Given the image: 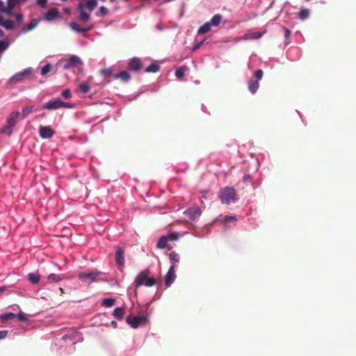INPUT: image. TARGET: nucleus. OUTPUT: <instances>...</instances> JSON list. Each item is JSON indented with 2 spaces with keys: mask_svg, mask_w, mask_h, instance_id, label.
I'll return each instance as SVG.
<instances>
[{
  "mask_svg": "<svg viewBox=\"0 0 356 356\" xmlns=\"http://www.w3.org/2000/svg\"><path fill=\"white\" fill-rule=\"evenodd\" d=\"M28 280L31 284H36L40 280V275L38 273H31L28 275Z\"/></svg>",
  "mask_w": 356,
  "mask_h": 356,
  "instance_id": "obj_27",
  "label": "nucleus"
},
{
  "mask_svg": "<svg viewBox=\"0 0 356 356\" xmlns=\"http://www.w3.org/2000/svg\"><path fill=\"white\" fill-rule=\"evenodd\" d=\"M39 134L42 139H50L54 135L55 131L49 126H41L39 129Z\"/></svg>",
  "mask_w": 356,
  "mask_h": 356,
  "instance_id": "obj_13",
  "label": "nucleus"
},
{
  "mask_svg": "<svg viewBox=\"0 0 356 356\" xmlns=\"http://www.w3.org/2000/svg\"><path fill=\"white\" fill-rule=\"evenodd\" d=\"M155 29L157 30V31H163V28L161 26V25L160 24H158L155 26Z\"/></svg>",
  "mask_w": 356,
  "mask_h": 356,
  "instance_id": "obj_57",
  "label": "nucleus"
},
{
  "mask_svg": "<svg viewBox=\"0 0 356 356\" xmlns=\"http://www.w3.org/2000/svg\"><path fill=\"white\" fill-rule=\"evenodd\" d=\"M100 73L105 79H109L110 77L113 78V75L114 74L112 73V71L108 68H104L100 70ZM110 81V80H108Z\"/></svg>",
  "mask_w": 356,
  "mask_h": 356,
  "instance_id": "obj_37",
  "label": "nucleus"
},
{
  "mask_svg": "<svg viewBox=\"0 0 356 356\" xmlns=\"http://www.w3.org/2000/svg\"><path fill=\"white\" fill-rule=\"evenodd\" d=\"M211 27L212 26L209 22H207L198 29L197 33L200 35L205 34L211 31Z\"/></svg>",
  "mask_w": 356,
  "mask_h": 356,
  "instance_id": "obj_24",
  "label": "nucleus"
},
{
  "mask_svg": "<svg viewBox=\"0 0 356 356\" xmlns=\"http://www.w3.org/2000/svg\"><path fill=\"white\" fill-rule=\"evenodd\" d=\"M99 272H82L78 275L79 279L88 284L96 282L97 277L99 275Z\"/></svg>",
  "mask_w": 356,
  "mask_h": 356,
  "instance_id": "obj_7",
  "label": "nucleus"
},
{
  "mask_svg": "<svg viewBox=\"0 0 356 356\" xmlns=\"http://www.w3.org/2000/svg\"><path fill=\"white\" fill-rule=\"evenodd\" d=\"M16 317L21 322H26L29 320L28 318L26 316V314L22 312H20L18 314H15V318Z\"/></svg>",
  "mask_w": 356,
  "mask_h": 356,
  "instance_id": "obj_43",
  "label": "nucleus"
},
{
  "mask_svg": "<svg viewBox=\"0 0 356 356\" xmlns=\"http://www.w3.org/2000/svg\"><path fill=\"white\" fill-rule=\"evenodd\" d=\"M15 318V314L13 312H8L6 314H2L0 315V319L3 321L13 319Z\"/></svg>",
  "mask_w": 356,
  "mask_h": 356,
  "instance_id": "obj_40",
  "label": "nucleus"
},
{
  "mask_svg": "<svg viewBox=\"0 0 356 356\" xmlns=\"http://www.w3.org/2000/svg\"><path fill=\"white\" fill-rule=\"evenodd\" d=\"M62 279V275L51 273L47 277V284L58 283L60 282Z\"/></svg>",
  "mask_w": 356,
  "mask_h": 356,
  "instance_id": "obj_22",
  "label": "nucleus"
},
{
  "mask_svg": "<svg viewBox=\"0 0 356 356\" xmlns=\"http://www.w3.org/2000/svg\"><path fill=\"white\" fill-rule=\"evenodd\" d=\"M60 108V99H53L44 104H42L41 108L47 109L48 111L57 110Z\"/></svg>",
  "mask_w": 356,
  "mask_h": 356,
  "instance_id": "obj_11",
  "label": "nucleus"
},
{
  "mask_svg": "<svg viewBox=\"0 0 356 356\" xmlns=\"http://www.w3.org/2000/svg\"><path fill=\"white\" fill-rule=\"evenodd\" d=\"M54 69V66L50 63H47L41 68V75L42 76H46L49 72H50Z\"/></svg>",
  "mask_w": 356,
  "mask_h": 356,
  "instance_id": "obj_33",
  "label": "nucleus"
},
{
  "mask_svg": "<svg viewBox=\"0 0 356 356\" xmlns=\"http://www.w3.org/2000/svg\"><path fill=\"white\" fill-rule=\"evenodd\" d=\"M115 301V300L114 298H106L103 299L102 305L105 307H111L114 305Z\"/></svg>",
  "mask_w": 356,
  "mask_h": 356,
  "instance_id": "obj_35",
  "label": "nucleus"
},
{
  "mask_svg": "<svg viewBox=\"0 0 356 356\" xmlns=\"http://www.w3.org/2000/svg\"><path fill=\"white\" fill-rule=\"evenodd\" d=\"M126 322L132 327L138 328L139 326L145 325L147 322V318L145 316H134L129 314L126 318Z\"/></svg>",
  "mask_w": 356,
  "mask_h": 356,
  "instance_id": "obj_5",
  "label": "nucleus"
},
{
  "mask_svg": "<svg viewBox=\"0 0 356 356\" xmlns=\"http://www.w3.org/2000/svg\"><path fill=\"white\" fill-rule=\"evenodd\" d=\"M33 111H38V108H35L33 106H28L22 109V118L25 119L27 116L32 113Z\"/></svg>",
  "mask_w": 356,
  "mask_h": 356,
  "instance_id": "obj_31",
  "label": "nucleus"
},
{
  "mask_svg": "<svg viewBox=\"0 0 356 356\" xmlns=\"http://www.w3.org/2000/svg\"><path fill=\"white\" fill-rule=\"evenodd\" d=\"M68 26L74 32L81 34L83 36L86 35V30H85V28L81 27V26L78 23L75 22H72L68 24Z\"/></svg>",
  "mask_w": 356,
  "mask_h": 356,
  "instance_id": "obj_21",
  "label": "nucleus"
},
{
  "mask_svg": "<svg viewBox=\"0 0 356 356\" xmlns=\"http://www.w3.org/2000/svg\"><path fill=\"white\" fill-rule=\"evenodd\" d=\"M113 79H120L123 82L127 83L130 81L131 76L127 71L124 70V71H121L117 74H114L113 75Z\"/></svg>",
  "mask_w": 356,
  "mask_h": 356,
  "instance_id": "obj_18",
  "label": "nucleus"
},
{
  "mask_svg": "<svg viewBox=\"0 0 356 356\" xmlns=\"http://www.w3.org/2000/svg\"><path fill=\"white\" fill-rule=\"evenodd\" d=\"M4 36V31L0 28V38Z\"/></svg>",
  "mask_w": 356,
  "mask_h": 356,
  "instance_id": "obj_64",
  "label": "nucleus"
},
{
  "mask_svg": "<svg viewBox=\"0 0 356 356\" xmlns=\"http://www.w3.org/2000/svg\"><path fill=\"white\" fill-rule=\"evenodd\" d=\"M33 72V68L29 67L23 70L16 72L13 74L10 79L9 81L10 83H19L22 81L26 76L32 74Z\"/></svg>",
  "mask_w": 356,
  "mask_h": 356,
  "instance_id": "obj_6",
  "label": "nucleus"
},
{
  "mask_svg": "<svg viewBox=\"0 0 356 356\" xmlns=\"http://www.w3.org/2000/svg\"><path fill=\"white\" fill-rule=\"evenodd\" d=\"M62 339L64 341L69 340L72 341L73 345H75L76 343L82 341L83 340V337L81 336V334H79V333L65 334L63 336Z\"/></svg>",
  "mask_w": 356,
  "mask_h": 356,
  "instance_id": "obj_15",
  "label": "nucleus"
},
{
  "mask_svg": "<svg viewBox=\"0 0 356 356\" xmlns=\"http://www.w3.org/2000/svg\"><path fill=\"white\" fill-rule=\"evenodd\" d=\"M15 8L7 5L6 6H3L1 13L5 14L8 16L11 15L13 13Z\"/></svg>",
  "mask_w": 356,
  "mask_h": 356,
  "instance_id": "obj_39",
  "label": "nucleus"
},
{
  "mask_svg": "<svg viewBox=\"0 0 356 356\" xmlns=\"http://www.w3.org/2000/svg\"><path fill=\"white\" fill-rule=\"evenodd\" d=\"M14 41L15 39L10 36H6L5 38L0 40V55L6 51Z\"/></svg>",
  "mask_w": 356,
  "mask_h": 356,
  "instance_id": "obj_16",
  "label": "nucleus"
},
{
  "mask_svg": "<svg viewBox=\"0 0 356 356\" xmlns=\"http://www.w3.org/2000/svg\"><path fill=\"white\" fill-rule=\"evenodd\" d=\"M249 221H250V222H252V221H253V222H254V223H252V225H253V227H253L254 229H256V228L258 227V225L255 222V220H254V219H250V220H249Z\"/></svg>",
  "mask_w": 356,
  "mask_h": 356,
  "instance_id": "obj_59",
  "label": "nucleus"
},
{
  "mask_svg": "<svg viewBox=\"0 0 356 356\" xmlns=\"http://www.w3.org/2000/svg\"><path fill=\"white\" fill-rule=\"evenodd\" d=\"M168 241L165 235L162 236L158 241L156 243V248L158 249H164L167 247V244Z\"/></svg>",
  "mask_w": 356,
  "mask_h": 356,
  "instance_id": "obj_28",
  "label": "nucleus"
},
{
  "mask_svg": "<svg viewBox=\"0 0 356 356\" xmlns=\"http://www.w3.org/2000/svg\"><path fill=\"white\" fill-rule=\"evenodd\" d=\"M124 314V309L122 307H116L113 312V315L117 319H122Z\"/></svg>",
  "mask_w": 356,
  "mask_h": 356,
  "instance_id": "obj_34",
  "label": "nucleus"
},
{
  "mask_svg": "<svg viewBox=\"0 0 356 356\" xmlns=\"http://www.w3.org/2000/svg\"><path fill=\"white\" fill-rule=\"evenodd\" d=\"M19 111L12 112L7 118V128H13L16 124V119L19 117Z\"/></svg>",
  "mask_w": 356,
  "mask_h": 356,
  "instance_id": "obj_19",
  "label": "nucleus"
},
{
  "mask_svg": "<svg viewBox=\"0 0 356 356\" xmlns=\"http://www.w3.org/2000/svg\"><path fill=\"white\" fill-rule=\"evenodd\" d=\"M310 10L307 8H302L299 12L298 17L300 20L305 21L309 17Z\"/></svg>",
  "mask_w": 356,
  "mask_h": 356,
  "instance_id": "obj_32",
  "label": "nucleus"
},
{
  "mask_svg": "<svg viewBox=\"0 0 356 356\" xmlns=\"http://www.w3.org/2000/svg\"><path fill=\"white\" fill-rule=\"evenodd\" d=\"M60 17V13L57 8H50L43 16L42 19L49 22H52Z\"/></svg>",
  "mask_w": 356,
  "mask_h": 356,
  "instance_id": "obj_10",
  "label": "nucleus"
},
{
  "mask_svg": "<svg viewBox=\"0 0 356 356\" xmlns=\"http://www.w3.org/2000/svg\"><path fill=\"white\" fill-rule=\"evenodd\" d=\"M166 254L168 255V259L171 265H175V264H178L179 262L180 256L175 251H172L169 254Z\"/></svg>",
  "mask_w": 356,
  "mask_h": 356,
  "instance_id": "obj_23",
  "label": "nucleus"
},
{
  "mask_svg": "<svg viewBox=\"0 0 356 356\" xmlns=\"http://www.w3.org/2000/svg\"><path fill=\"white\" fill-rule=\"evenodd\" d=\"M260 168V163L258 159H256L254 163L253 164V170L257 172Z\"/></svg>",
  "mask_w": 356,
  "mask_h": 356,
  "instance_id": "obj_53",
  "label": "nucleus"
},
{
  "mask_svg": "<svg viewBox=\"0 0 356 356\" xmlns=\"http://www.w3.org/2000/svg\"><path fill=\"white\" fill-rule=\"evenodd\" d=\"M3 6H4V3L3 2L2 0H0V13L1 12Z\"/></svg>",
  "mask_w": 356,
  "mask_h": 356,
  "instance_id": "obj_60",
  "label": "nucleus"
},
{
  "mask_svg": "<svg viewBox=\"0 0 356 356\" xmlns=\"http://www.w3.org/2000/svg\"><path fill=\"white\" fill-rule=\"evenodd\" d=\"M263 35V33L260 31H254L250 34L251 39H259Z\"/></svg>",
  "mask_w": 356,
  "mask_h": 356,
  "instance_id": "obj_45",
  "label": "nucleus"
},
{
  "mask_svg": "<svg viewBox=\"0 0 356 356\" xmlns=\"http://www.w3.org/2000/svg\"><path fill=\"white\" fill-rule=\"evenodd\" d=\"M24 15L22 13H17L15 15L16 22L19 24L23 19Z\"/></svg>",
  "mask_w": 356,
  "mask_h": 356,
  "instance_id": "obj_52",
  "label": "nucleus"
},
{
  "mask_svg": "<svg viewBox=\"0 0 356 356\" xmlns=\"http://www.w3.org/2000/svg\"><path fill=\"white\" fill-rule=\"evenodd\" d=\"M149 270H143L140 271L135 277L134 285L136 289H138L142 286L151 287L156 284V280L154 277L149 276Z\"/></svg>",
  "mask_w": 356,
  "mask_h": 356,
  "instance_id": "obj_2",
  "label": "nucleus"
},
{
  "mask_svg": "<svg viewBox=\"0 0 356 356\" xmlns=\"http://www.w3.org/2000/svg\"><path fill=\"white\" fill-rule=\"evenodd\" d=\"M129 69L132 71L138 72L141 69V61L137 57H134L129 62Z\"/></svg>",
  "mask_w": 356,
  "mask_h": 356,
  "instance_id": "obj_17",
  "label": "nucleus"
},
{
  "mask_svg": "<svg viewBox=\"0 0 356 356\" xmlns=\"http://www.w3.org/2000/svg\"><path fill=\"white\" fill-rule=\"evenodd\" d=\"M176 277L175 265H170L164 277L165 285L167 288L170 287L174 283Z\"/></svg>",
  "mask_w": 356,
  "mask_h": 356,
  "instance_id": "obj_9",
  "label": "nucleus"
},
{
  "mask_svg": "<svg viewBox=\"0 0 356 356\" xmlns=\"http://www.w3.org/2000/svg\"><path fill=\"white\" fill-rule=\"evenodd\" d=\"M161 67L159 64L156 63H152L145 70V72L147 73H155L159 71Z\"/></svg>",
  "mask_w": 356,
  "mask_h": 356,
  "instance_id": "obj_26",
  "label": "nucleus"
},
{
  "mask_svg": "<svg viewBox=\"0 0 356 356\" xmlns=\"http://www.w3.org/2000/svg\"><path fill=\"white\" fill-rule=\"evenodd\" d=\"M2 133H5L10 136L13 133L12 128H7V124L1 129Z\"/></svg>",
  "mask_w": 356,
  "mask_h": 356,
  "instance_id": "obj_49",
  "label": "nucleus"
},
{
  "mask_svg": "<svg viewBox=\"0 0 356 356\" xmlns=\"http://www.w3.org/2000/svg\"><path fill=\"white\" fill-rule=\"evenodd\" d=\"M72 108L73 107V104L70 102H65L60 100V108Z\"/></svg>",
  "mask_w": 356,
  "mask_h": 356,
  "instance_id": "obj_47",
  "label": "nucleus"
},
{
  "mask_svg": "<svg viewBox=\"0 0 356 356\" xmlns=\"http://www.w3.org/2000/svg\"><path fill=\"white\" fill-rule=\"evenodd\" d=\"M2 14L3 13H0V26H1V24H3V22L4 20L3 16H2Z\"/></svg>",
  "mask_w": 356,
  "mask_h": 356,
  "instance_id": "obj_61",
  "label": "nucleus"
},
{
  "mask_svg": "<svg viewBox=\"0 0 356 356\" xmlns=\"http://www.w3.org/2000/svg\"><path fill=\"white\" fill-rule=\"evenodd\" d=\"M222 17L220 14H216L212 17L209 23L212 26H218L222 22Z\"/></svg>",
  "mask_w": 356,
  "mask_h": 356,
  "instance_id": "obj_25",
  "label": "nucleus"
},
{
  "mask_svg": "<svg viewBox=\"0 0 356 356\" xmlns=\"http://www.w3.org/2000/svg\"><path fill=\"white\" fill-rule=\"evenodd\" d=\"M253 75L255 79L250 80L248 83V89L252 95L255 94L259 88V81L263 78L264 72L261 69H258Z\"/></svg>",
  "mask_w": 356,
  "mask_h": 356,
  "instance_id": "obj_4",
  "label": "nucleus"
},
{
  "mask_svg": "<svg viewBox=\"0 0 356 356\" xmlns=\"http://www.w3.org/2000/svg\"><path fill=\"white\" fill-rule=\"evenodd\" d=\"M111 325H112L114 327H117V325H118V323H117V322H116V321H111Z\"/></svg>",
  "mask_w": 356,
  "mask_h": 356,
  "instance_id": "obj_63",
  "label": "nucleus"
},
{
  "mask_svg": "<svg viewBox=\"0 0 356 356\" xmlns=\"http://www.w3.org/2000/svg\"><path fill=\"white\" fill-rule=\"evenodd\" d=\"M202 111L204 113H207V108L204 104H202Z\"/></svg>",
  "mask_w": 356,
  "mask_h": 356,
  "instance_id": "obj_62",
  "label": "nucleus"
},
{
  "mask_svg": "<svg viewBox=\"0 0 356 356\" xmlns=\"http://www.w3.org/2000/svg\"><path fill=\"white\" fill-rule=\"evenodd\" d=\"M108 13V10L107 8H106L105 6H101L99 9V10H97L96 13H95V15L99 17H104L105 15H106Z\"/></svg>",
  "mask_w": 356,
  "mask_h": 356,
  "instance_id": "obj_38",
  "label": "nucleus"
},
{
  "mask_svg": "<svg viewBox=\"0 0 356 356\" xmlns=\"http://www.w3.org/2000/svg\"><path fill=\"white\" fill-rule=\"evenodd\" d=\"M184 213L191 220H195L200 216L202 211L199 207H192L185 210Z\"/></svg>",
  "mask_w": 356,
  "mask_h": 356,
  "instance_id": "obj_12",
  "label": "nucleus"
},
{
  "mask_svg": "<svg viewBox=\"0 0 356 356\" xmlns=\"http://www.w3.org/2000/svg\"><path fill=\"white\" fill-rule=\"evenodd\" d=\"M94 5L95 3L92 1H85V2H81L78 4V19L80 22H81L82 24H86L89 21L92 12L96 8V6H95Z\"/></svg>",
  "mask_w": 356,
  "mask_h": 356,
  "instance_id": "obj_1",
  "label": "nucleus"
},
{
  "mask_svg": "<svg viewBox=\"0 0 356 356\" xmlns=\"http://www.w3.org/2000/svg\"><path fill=\"white\" fill-rule=\"evenodd\" d=\"M204 40H202L200 41L199 42L196 43L192 47L191 51H195L197 50L201 47V45L204 43Z\"/></svg>",
  "mask_w": 356,
  "mask_h": 356,
  "instance_id": "obj_50",
  "label": "nucleus"
},
{
  "mask_svg": "<svg viewBox=\"0 0 356 356\" xmlns=\"http://www.w3.org/2000/svg\"><path fill=\"white\" fill-rule=\"evenodd\" d=\"M282 30L284 31V46L286 47L291 43L290 36L291 35V31L286 27L282 26Z\"/></svg>",
  "mask_w": 356,
  "mask_h": 356,
  "instance_id": "obj_29",
  "label": "nucleus"
},
{
  "mask_svg": "<svg viewBox=\"0 0 356 356\" xmlns=\"http://www.w3.org/2000/svg\"><path fill=\"white\" fill-rule=\"evenodd\" d=\"M184 7H185V4L184 3H182L181 4V11L179 14V18H181L183 16H184Z\"/></svg>",
  "mask_w": 356,
  "mask_h": 356,
  "instance_id": "obj_56",
  "label": "nucleus"
},
{
  "mask_svg": "<svg viewBox=\"0 0 356 356\" xmlns=\"http://www.w3.org/2000/svg\"><path fill=\"white\" fill-rule=\"evenodd\" d=\"M243 180L245 182H249V181H252V179L250 175L245 174L243 176Z\"/></svg>",
  "mask_w": 356,
  "mask_h": 356,
  "instance_id": "obj_54",
  "label": "nucleus"
},
{
  "mask_svg": "<svg viewBox=\"0 0 356 356\" xmlns=\"http://www.w3.org/2000/svg\"><path fill=\"white\" fill-rule=\"evenodd\" d=\"M186 72V69L184 67H180L177 68L175 71V76L177 79H181Z\"/></svg>",
  "mask_w": 356,
  "mask_h": 356,
  "instance_id": "obj_41",
  "label": "nucleus"
},
{
  "mask_svg": "<svg viewBox=\"0 0 356 356\" xmlns=\"http://www.w3.org/2000/svg\"><path fill=\"white\" fill-rule=\"evenodd\" d=\"M219 198L222 204H229L237 201L236 192L234 188L227 186L223 188L219 195Z\"/></svg>",
  "mask_w": 356,
  "mask_h": 356,
  "instance_id": "obj_3",
  "label": "nucleus"
},
{
  "mask_svg": "<svg viewBox=\"0 0 356 356\" xmlns=\"http://www.w3.org/2000/svg\"><path fill=\"white\" fill-rule=\"evenodd\" d=\"M83 61L76 55H72L64 63L63 68V70L72 69L76 66L82 65Z\"/></svg>",
  "mask_w": 356,
  "mask_h": 356,
  "instance_id": "obj_8",
  "label": "nucleus"
},
{
  "mask_svg": "<svg viewBox=\"0 0 356 356\" xmlns=\"http://www.w3.org/2000/svg\"><path fill=\"white\" fill-rule=\"evenodd\" d=\"M1 26L7 30H13L15 28V22L10 19H4Z\"/></svg>",
  "mask_w": 356,
  "mask_h": 356,
  "instance_id": "obj_30",
  "label": "nucleus"
},
{
  "mask_svg": "<svg viewBox=\"0 0 356 356\" xmlns=\"http://www.w3.org/2000/svg\"><path fill=\"white\" fill-rule=\"evenodd\" d=\"M8 330H0V340L6 339L8 336Z\"/></svg>",
  "mask_w": 356,
  "mask_h": 356,
  "instance_id": "obj_51",
  "label": "nucleus"
},
{
  "mask_svg": "<svg viewBox=\"0 0 356 356\" xmlns=\"http://www.w3.org/2000/svg\"><path fill=\"white\" fill-rule=\"evenodd\" d=\"M38 4L42 8H46L47 6V0H36Z\"/></svg>",
  "mask_w": 356,
  "mask_h": 356,
  "instance_id": "obj_48",
  "label": "nucleus"
},
{
  "mask_svg": "<svg viewBox=\"0 0 356 356\" xmlns=\"http://www.w3.org/2000/svg\"><path fill=\"white\" fill-rule=\"evenodd\" d=\"M165 236L167 237L168 242L177 241L178 239V236H177V233H171V234H167Z\"/></svg>",
  "mask_w": 356,
  "mask_h": 356,
  "instance_id": "obj_44",
  "label": "nucleus"
},
{
  "mask_svg": "<svg viewBox=\"0 0 356 356\" xmlns=\"http://www.w3.org/2000/svg\"><path fill=\"white\" fill-rule=\"evenodd\" d=\"M223 221L226 222H233L234 225L236 224L238 220L236 216L227 215L223 218Z\"/></svg>",
  "mask_w": 356,
  "mask_h": 356,
  "instance_id": "obj_42",
  "label": "nucleus"
},
{
  "mask_svg": "<svg viewBox=\"0 0 356 356\" xmlns=\"http://www.w3.org/2000/svg\"><path fill=\"white\" fill-rule=\"evenodd\" d=\"M61 95L65 97V98H67V99H69V98H71L72 97V92H71V90L70 89H65L64 90Z\"/></svg>",
  "mask_w": 356,
  "mask_h": 356,
  "instance_id": "obj_46",
  "label": "nucleus"
},
{
  "mask_svg": "<svg viewBox=\"0 0 356 356\" xmlns=\"http://www.w3.org/2000/svg\"><path fill=\"white\" fill-rule=\"evenodd\" d=\"M90 90H91V87L90 86V85L88 83H87L86 82L81 83L79 85V90L83 94H86V93L89 92Z\"/></svg>",
  "mask_w": 356,
  "mask_h": 356,
  "instance_id": "obj_36",
  "label": "nucleus"
},
{
  "mask_svg": "<svg viewBox=\"0 0 356 356\" xmlns=\"http://www.w3.org/2000/svg\"><path fill=\"white\" fill-rule=\"evenodd\" d=\"M115 261L116 265L119 267H124V250L122 248H118L115 253Z\"/></svg>",
  "mask_w": 356,
  "mask_h": 356,
  "instance_id": "obj_14",
  "label": "nucleus"
},
{
  "mask_svg": "<svg viewBox=\"0 0 356 356\" xmlns=\"http://www.w3.org/2000/svg\"><path fill=\"white\" fill-rule=\"evenodd\" d=\"M40 20H41L40 19H31V22H29V24H28V26L22 28V29L21 31V33H26L34 29L38 25Z\"/></svg>",
  "mask_w": 356,
  "mask_h": 356,
  "instance_id": "obj_20",
  "label": "nucleus"
},
{
  "mask_svg": "<svg viewBox=\"0 0 356 356\" xmlns=\"http://www.w3.org/2000/svg\"><path fill=\"white\" fill-rule=\"evenodd\" d=\"M84 28H85V30H86V33L87 32L90 31V30H92V29H93V25H92V24H91V25H90L89 26H88V27H84Z\"/></svg>",
  "mask_w": 356,
  "mask_h": 356,
  "instance_id": "obj_58",
  "label": "nucleus"
},
{
  "mask_svg": "<svg viewBox=\"0 0 356 356\" xmlns=\"http://www.w3.org/2000/svg\"><path fill=\"white\" fill-rule=\"evenodd\" d=\"M17 0H8L7 5L10 6L13 8L16 6Z\"/></svg>",
  "mask_w": 356,
  "mask_h": 356,
  "instance_id": "obj_55",
  "label": "nucleus"
}]
</instances>
